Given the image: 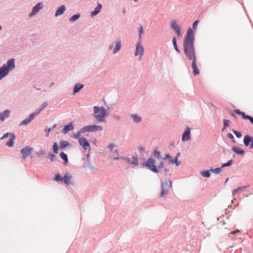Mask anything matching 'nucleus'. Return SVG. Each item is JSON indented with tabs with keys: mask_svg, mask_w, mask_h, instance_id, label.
<instances>
[{
	"mask_svg": "<svg viewBox=\"0 0 253 253\" xmlns=\"http://www.w3.org/2000/svg\"><path fill=\"white\" fill-rule=\"evenodd\" d=\"M195 34L192 28H188L183 40V52L189 60H192V68L195 76L200 73L197 64V57L194 47Z\"/></svg>",
	"mask_w": 253,
	"mask_h": 253,
	"instance_id": "1",
	"label": "nucleus"
},
{
	"mask_svg": "<svg viewBox=\"0 0 253 253\" xmlns=\"http://www.w3.org/2000/svg\"><path fill=\"white\" fill-rule=\"evenodd\" d=\"M164 160H162L159 162L158 166L155 164V160L152 157H149L147 161L142 163L143 167H145L149 169L150 171L154 173H158L161 172V169L164 167Z\"/></svg>",
	"mask_w": 253,
	"mask_h": 253,
	"instance_id": "2",
	"label": "nucleus"
},
{
	"mask_svg": "<svg viewBox=\"0 0 253 253\" xmlns=\"http://www.w3.org/2000/svg\"><path fill=\"white\" fill-rule=\"evenodd\" d=\"M15 68V60L11 58L8 60L6 64H3L0 67V80L6 77L10 71Z\"/></svg>",
	"mask_w": 253,
	"mask_h": 253,
	"instance_id": "3",
	"label": "nucleus"
},
{
	"mask_svg": "<svg viewBox=\"0 0 253 253\" xmlns=\"http://www.w3.org/2000/svg\"><path fill=\"white\" fill-rule=\"evenodd\" d=\"M94 117L98 122H103L104 121L105 117L108 115L107 110L104 107H99L95 106L93 108Z\"/></svg>",
	"mask_w": 253,
	"mask_h": 253,
	"instance_id": "4",
	"label": "nucleus"
},
{
	"mask_svg": "<svg viewBox=\"0 0 253 253\" xmlns=\"http://www.w3.org/2000/svg\"><path fill=\"white\" fill-rule=\"evenodd\" d=\"M161 192L160 196L163 197L164 195L168 193L169 188L172 187V182L170 180H165L164 181H161Z\"/></svg>",
	"mask_w": 253,
	"mask_h": 253,
	"instance_id": "5",
	"label": "nucleus"
},
{
	"mask_svg": "<svg viewBox=\"0 0 253 253\" xmlns=\"http://www.w3.org/2000/svg\"><path fill=\"white\" fill-rule=\"evenodd\" d=\"M103 129V128L102 126L96 125H88L84 127V131H85V132L102 131Z\"/></svg>",
	"mask_w": 253,
	"mask_h": 253,
	"instance_id": "6",
	"label": "nucleus"
},
{
	"mask_svg": "<svg viewBox=\"0 0 253 253\" xmlns=\"http://www.w3.org/2000/svg\"><path fill=\"white\" fill-rule=\"evenodd\" d=\"M243 143L246 147H249L250 149H253V136L246 135L243 138Z\"/></svg>",
	"mask_w": 253,
	"mask_h": 253,
	"instance_id": "7",
	"label": "nucleus"
},
{
	"mask_svg": "<svg viewBox=\"0 0 253 253\" xmlns=\"http://www.w3.org/2000/svg\"><path fill=\"white\" fill-rule=\"evenodd\" d=\"M79 143L81 146L84 150H90V145L89 142L87 141L86 138L82 137L79 138Z\"/></svg>",
	"mask_w": 253,
	"mask_h": 253,
	"instance_id": "8",
	"label": "nucleus"
},
{
	"mask_svg": "<svg viewBox=\"0 0 253 253\" xmlns=\"http://www.w3.org/2000/svg\"><path fill=\"white\" fill-rule=\"evenodd\" d=\"M191 139V128L187 126L182 133L181 140L183 142L188 141Z\"/></svg>",
	"mask_w": 253,
	"mask_h": 253,
	"instance_id": "9",
	"label": "nucleus"
},
{
	"mask_svg": "<svg viewBox=\"0 0 253 253\" xmlns=\"http://www.w3.org/2000/svg\"><path fill=\"white\" fill-rule=\"evenodd\" d=\"M32 150V148L28 146L23 147L21 150V153L22 155L21 158L25 159L26 157H28L31 154Z\"/></svg>",
	"mask_w": 253,
	"mask_h": 253,
	"instance_id": "10",
	"label": "nucleus"
},
{
	"mask_svg": "<svg viewBox=\"0 0 253 253\" xmlns=\"http://www.w3.org/2000/svg\"><path fill=\"white\" fill-rule=\"evenodd\" d=\"M43 7V3L38 2L32 8V11L30 13L29 16H32L37 14Z\"/></svg>",
	"mask_w": 253,
	"mask_h": 253,
	"instance_id": "11",
	"label": "nucleus"
},
{
	"mask_svg": "<svg viewBox=\"0 0 253 253\" xmlns=\"http://www.w3.org/2000/svg\"><path fill=\"white\" fill-rule=\"evenodd\" d=\"M144 48L143 46L140 44V41H139L136 44V49L134 52L135 56L139 55L140 56L143 55Z\"/></svg>",
	"mask_w": 253,
	"mask_h": 253,
	"instance_id": "12",
	"label": "nucleus"
},
{
	"mask_svg": "<svg viewBox=\"0 0 253 253\" xmlns=\"http://www.w3.org/2000/svg\"><path fill=\"white\" fill-rule=\"evenodd\" d=\"M74 128L73 122L69 123L68 124L66 125L62 129V133L64 134L68 133L70 131L72 130Z\"/></svg>",
	"mask_w": 253,
	"mask_h": 253,
	"instance_id": "13",
	"label": "nucleus"
},
{
	"mask_svg": "<svg viewBox=\"0 0 253 253\" xmlns=\"http://www.w3.org/2000/svg\"><path fill=\"white\" fill-rule=\"evenodd\" d=\"M35 117H36V116L35 115V114L32 113V114L29 115L28 118L24 119L20 123V126L27 125L29 123H30L32 121H33Z\"/></svg>",
	"mask_w": 253,
	"mask_h": 253,
	"instance_id": "14",
	"label": "nucleus"
},
{
	"mask_svg": "<svg viewBox=\"0 0 253 253\" xmlns=\"http://www.w3.org/2000/svg\"><path fill=\"white\" fill-rule=\"evenodd\" d=\"M170 28L172 30L174 31L175 32L181 31V27L177 25L175 19H172L171 21Z\"/></svg>",
	"mask_w": 253,
	"mask_h": 253,
	"instance_id": "15",
	"label": "nucleus"
},
{
	"mask_svg": "<svg viewBox=\"0 0 253 253\" xmlns=\"http://www.w3.org/2000/svg\"><path fill=\"white\" fill-rule=\"evenodd\" d=\"M102 7V4L100 3H98L96 7L90 12V16L91 17H94L97 15L100 12Z\"/></svg>",
	"mask_w": 253,
	"mask_h": 253,
	"instance_id": "16",
	"label": "nucleus"
},
{
	"mask_svg": "<svg viewBox=\"0 0 253 253\" xmlns=\"http://www.w3.org/2000/svg\"><path fill=\"white\" fill-rule=\"evenodd\" d=\"M66 7L64 5H61L58 7L55 12V16L57 17L62 15L66 10Z\"/></svg>",
	"mask_w": 253,
	"mask_h": 253,
	"instance_id": "17",
	"label": "nucleus"
},
{
	"mask_svg": "<svg viewBox=\"0 0 253 253\" xmlns=\"http://www.w3.org/2000/svg\"><path fill=\"white\" fill-rule=\"evenodd\" d=\"M231 150L235 153L237 155H239L241 156H244L245 153V152L243 149L235 146L232 147Z\"/></svg>",
	"mask_w": 253,
	"mask_h": 253,
	"instance_id": "18",
	"label": "nucleus"
},
{
	"mask_svg": "<svg viewBox=\"0 0 253 253\" xmlns=\"http://www.w3.org/2000/svg\"><path fill=\"white\" fill-rule=\"evenodd\" d=\"M10 111L9 110L6 109L0 113V120L3 121L6 118H8L10 115Z\"/></svg>",
	"mask_w": 253,
	"mask_h": 253,
	"instance_id": "19",
	"label": "nucleus"
},
{
	"mask_svg": "<svg viewBox=\"0 0 253 253\" xmlns=\"http://www.w3.org/2000/svg\"><path fill=\"white\" fill-rule=\"evenodd\" d=\"M116 45L115 47L113 49V53L115 54L117 53L121 48V42L120 39H117L115 42Z\"/></svg>",
	"mask_w": 253,
	"mask_h": 253,
	"instance_id": "20",
	"label": "nucleus"
},
{
	"mask_svg": "<svg viewBox=\"0 0 253 253\" xmlns=\"http://www.w3.org/2000/svg\"><path fill=\"white\" fill-rule=\"evenodd\" d=\"M84 86V85L82 84H77L75 85L73 88V92L72 94L75 95L78 93Z\"/></svg>",
	"mask_w": 253,
	"mask_h": 253,
	"instance_id": "21",
	"label": "nucleus"
},
{
	"mask_svg": "<svg viewBox=\"0 0 253 253\" xmlns=\"http://www.w3.org/2000/svg\"><path fill=\"white\" fill-rule=\"evenodd\" d=\"M71 176L69 175V173L67 172L63 177H62V181L65 184L69 185L71 183Z\"/></svg>",
	"mask_w": 253,
	"mask_h": 253,
	"instance_id": "22",
	"label": "nucleus"
},
{
	"mask_svg": "<svg viewBox=\"0 0 253 253\" xmlns=\"http://www.w3.org/2000/svg\"><path fill=\"white\" fill-rule=\"evenodd\" d=\"M158 148L156 147L153 151V154L151 157H154V159L156 158L157 159H162V157L161 154V152L158 150Z\"/></svg>",
	"mask_w": 253,
	"mask_h": 253,
	"instance_id": "23",
	"label": "nucleus"
},
{
	"mask_svg": "<svg viewBox=\"0 0 253 253\" xmlns=\"http://www.w3.org/2000/svg\"><path fill=\"white\" fill-rule=\"evenodd\" d=\"M15 139V134L11 135V136H10L9 140L5 143V145L9 147H12L14 145V141Z\"/></svg>",
	"mask_w": 253,
	"mask_h": 253,
	"instance_id": "24",
	"label": "nucleus"
},
{
	"mask_svg": "<svg viewBox=\"0 0 253 253\" xmlns=\"http://www.w3.org/2000/svg\"><path fill=\"white\" fill-rule=\"evenodd\" d=\"M59 156L64 162V165H67L69 162L68 157L67 155L63 152L60 153Z\"/></svg>",
	"mask_w": 253,
	"mask_h": 253,
	"instance_id": "25",
	"label": "nucleus"
},
{
	"mask_svg": "<svg viewBox=\"0 0 253 253\" xmlns=\"http://www.w3.org/2000/svg\"><path fill=\"white\" fill-rule=\"evenodd\" d=\"M172 164L173 165H175L176 166H179L181 164V161H179L178 160V158L177 157L173 158L171 157V159L169 162H168V164Z\"/></svg>",
	"mask_w": 253,
	"mask_h": 253,
	"instance_id": "26",
	"label": "nucleus"
},
{
	"mask_svg": "<svg viewBox=\"0 0 253 253\" xmlns=\"http://www.w3.org/2000/svg\"><path fill=\"white\" fill-rule=\"evenodd\" d=\"M48 103L47 102H44L41 106V107L38 110H37L36 111L33 112L34 114L37 116L38 115L40 112L48 105Z\"/></svg>",
	"mask_w": 253,
	"mask_h": 253,
	"instance_id": "27",
	"label": "nucleus"
},
{
	"mask_svg": "<svg viewBox=\"0 0 253 253\" xmlns=\"http://www.w3.org/2000/svg\"><path fill=\"white\" fill-rule=\"evenodd\" d=\"M233 112L236 114L241 116L243 119L244 120H246L247 117L248 116V115H246L244 112H242L238 109H234Z\"/></svg>",
	"mask_w": 253,
	"mask_h": 253,
	"instance_id": "28",
	"label": "nucleus"
},
{
	"mask_svg": "<svg viewBox=\"0 0 253 253\" xmlns=\"http://www.w3.org/2000/svg\"><path fill=\"white\" fill-rule=\"evenodd\" d=\"M70 143L67 141L65 140H60V149L61 150H64L65 148L70 145Z\"/></svg>",
	"mask_w": 253,
	"mask_h": 253,
	"instance_id": "29",
	"label": "nucleus"
},
{
	"mask_svg": "<svg viewBox=\"0 0 253 253\" xmlns=\"http://www.w3.org/2000/svg\"><path fill=\"white\" fill-rule=\"evenodd\" d=\"M130 117L135 123H139L142 121L141 118L136 114H131Z\"/></svg>",
	"mask_w": 253,
	"mask_h": 253,
	"instance_id": "30",
	"label": "nucleus"
},
{
	"mask_svg": "<svg viewBox=\"0 0 253 253\" xmlns=\"http://www.w3.org/2000/svg\"><path fill=\"white\" fill-rule=\"evenodd\" d=\"M201 175L204 177L209 178L211 175L210 169L201 171Z\"/></svg>",
	"mask_w": 253,
	"mask_h": 253,
	"instance_id": "31",
	"label": "nucleus"
},
{
	"mask_svg": "<svg viewBox=\"0 0 253 253\" xmlns=\"http://www.w3.org/2000/svg\"><path fill=\"white\" fill-rule=\"evenodd\" d=\"M210 170L211 172H212L215 174H220L222 171V169H221V168L220 167H218L216 168L211 167Z\"/></svg>",
	"mask_w": 253,
	"mask_h": 253,
	"instance_id": "32",
	"label": "nucleus"
},
{
	"mask_svg": "<svg viewBox=\"0 0 253 253\" xmlns=\"http://www.w3.org/2000/svg\"><path fill=\"white\" fill-rule=\"evenodd\" d=\"M60 148L57 142H54L52 145V150L54 154H57L58 153L59 149Z\"/></svg>",
	"mask_w": 253,
	"mask_h": 253,
	"instance_id": "33",
	"label": "nucleus"
},
{
	"mask_svg": "<svg viewBox=\"0 0 253 253\" xmlns=\"http://www.w3.org/2000/svg\"><path fill=\"white\" fill-rule=\"evenodd\" d=\"M172 42L173 45L174 49L176 51H177L178 53L180 52V51L178 47L177 44V41L176 38L175 37H174L172 38Z\"/></svg>",
	"mask_w": 253,
	"mask_h": 253,
	"instance_id": "34",
	"label": "nucleus"
},
{
	"mask_svg": "<svg viewBox=\"0 0 253 253\" xmlns=\"http://www.w3.org/2000/svg\"><path fill=\"white\" fill-rule=\"evenodd\" d=\"M57 126V124H55L52 126L50 127H46L45 129V136L48 137L49 136V132L54 129Z\"/></svg>",
	"mask_w": 253,
	"mask_h": 253,
	"instance_id": "35",
	"label": "nucleus"
},
{
	"mask_svg": "<svg viewBox=\"0 0 253 253\" xmlns=\"http://www.w3.org/2000/svg\"><path fill=\"white\" fill-rule=\"evenodd\" d=\"M80 16L81 14L80 13H77L76 14H74L70 18L69 21L71 22H75L77 21L78 19H79Z\"/></svg>",
	"mask_w": 253,
	"mask_h": 253,
	"instance_id": "36",
	"label": "nucleus"
},
{
	"mask_svg": "<svg viewBox=\"0 0 253 253\" xmlns=\"http://www.w3.org/2000/svg\"><path fill=\"white\" fill-rule=\"evenodd\" d=\"M111 153V157L113 158L114 160H118L120 159V157L118 156V152L117 150H113Z\"/></svg>",
	"mask_w": 253,
	"mask_h": 253,
	"instance_id": "37",
	"label": "nucleus"
},
{
	"mask_svg": "<svg viewBox=\"0 0 253 253\" xmlns=\"http://www.w3.org/2000/svg\"><path fill=\"white\" fill-rule=\"evenodd\" d=\"M85 132V131H84V127H82L80 130H78L76 133H74L73 136L75 138H81L80 136L81 135L82 133Z\"/></svg>",
	"mask_w": 253,
	"mask_h": 253,
	"instance_id": "38",
	"label": "nucleus"
},
{
	"mask_svg": "<svg viewBox=\"0 0 253 253\" xmlns=\"http://www.w3.org/2000/svg\"><path fill=\"white\" fill-rule=\"evenodd\" d=\"M132 159H133V161L129 163L131 165H133L134 166H137L138 165V158L137 155L136 156H132Z\"/></svg>",
	"mask_w": 253,
	"mask_h": 253,
	"instance_id": "39",
	"label": "nucleus"
},
{
	"mask_svg": "<svg viewBox=\"0 0 253 253\" xmlns=\"http://www.w3.org/2000/svg\"><path fill=\"white\" fill-rule=\"evenodd\" d=\"M53 179L57 182L62 181V177L60 173H57L55 174Z\"/></svg>",
	"mask_w": 253,
	"mask_h": 253,
	"instance_id": "40",
	"label": "nucleus"
},
{
	"mask_svg": "<svg viewBox=\"0 0 253 253\" xmlns=\"http://www.w3.org/2000/svg\"><path fill=\"white\" fill-rule=\"evenodd\" d=\"M233 163V160L231 159L230 160H229L227 162L222 164L220 168H221V169H222V168H224L225 167H230L232 165Z\"/></svg>",
	"mask_w": 253,
	"mask_h": 253,
	"instance_id": "41",
	"label": "nucleus"
},
{
	"mask_svg": "<svg viewBox=\"0 0 253 253\" xmlns=\"http://www.w3.org/2000/svg\"><path fill=\"white\" fill-rule=\"evenodd\" d=\"M247 187V186H244L243 187H239L236 189H235L232 191V194L233 195H234L237 192H239V191H241V192L243 190L246 189Z\"/></svg>",
	"mask_w": 253,
	"mask_h": 253,
	"instance_id": "42",
	"label": "nucleus"
},
{
	"mask_svg": "<svg viewBox=\"0 0 253 253\" xmlns=\"http://www.w3.org/2000/svg\"><path fill=\"white\" fill-rule=\"evenodd\" d=\"M171 157L172 156L169 153H167L165 154L164 157H162V159L165 161L168 160V162H169Z\"/></svg>",
	"mask_w": 253,
	"mask_h": 253,
	"instance_id": "43",
	"label": "nucleus"
},
{
	"mask_svg": "<svg viewBox=\"0 0 253 253\" xmlns=\"http://www.w3.org/2000/svg\"><path fill=\"white\" fill-rule=\"evenodd\" d=\"M48 157L51 162H54L56 158L55 154L52 153L51 152H49Z\"/></svg>",
	"mask_w": 253,
	"mask_h": 253,
	"instance_id": "44",
	"label": "nucleus"
},
{
	"mask_svg": "<svg viewBox=\"0 0 253 253\" xmlns=\"http://www.w3.org/2000/svg\"><path fill=\"white\" fill-rule=\"evenodd\" d=\"M138 150L140 151L142 156H143L146 153L145 148L141 145L138 147Z\"/></svg>",
	"mask_w": 253,
	"mask_h": 253,
	"instance_id": "45",
	"label": "nucleus"
},
{
	"mask_svg": "<svg viewBox=\"0 0 253 253\" xmlns=\"http://www.w3.org/2000/svg\"><path fill=\"white\" fill-rule=\"evenodd\" d=\"M138 32H139V40L140 41V40L142 38V34L144 32V31H143V26L142 25H140L139 26V27L138 28Z\"/></svg>",
	"mask_w": 253,
	"mask_h": 253,
	"instance_id": "46",
	"label": "nucleus"
},
{
	"mask_svg": "<svg viewBox=\"0 0 253 253\" xmlns=\"http://www.w3.org/2000/svg\"><path fill=\"white\" fill-rule=\"evenodd\" d=\"M232 131L234 133V134L236 135V136L237 138H240L242 137V133H241V132L237 131L234 129H232Z\"/></svg>",
	"mask_w": 253,
	"mask_h": 253,
	"instance_id": "47",
	"label": "nucleus"
},
{
	"mask_svg": "<svg viewBox=\"0 0 253 253\" xmlns=\"http://www.w3.org/2000/svg\"><path fill=\"white\" fill-rule=\"evenodd\" d=\"M199 21L198 20H195L193 24H192V27H193V29H192V30H196L197 29V25H198V24L199 23ZM194 32V31H193Z\"/></svg>",
	"mask_w": 253,
	"mask_h": 253,
	"instance_id": "48",
	"label": "nucleus"
},
{
	"mask_svg": "<svg viewBox=\"0 0 253 253\" xmlns=\"http://www.w3.org/2000/svg\"><path fill=\"white\" fill-rule=\"evenodd\" d=\"M120 159L127 162L128 163H130V159L127 157L121 156L119 157Z\"/></svg>",
	"mask_w": 253,
	"mask_h": 253,
	"instance_id": "49",
	"label": "nucleus"
},
{
	"mask_svg": "<svg viewBox=\"0 0 253 253\" xmlns=\"http://www.w3.org/2000/svg\"><path fill=\"white\" fill-rule=\"evenodd\" d=\"M12 134H14L13 133H11V132H7L3 134V135L0 138V139L1 140L3 139H4V138H6L8 137L9 135H10V136H11V135H12Z\"/></svg>",
	"mask_w": 253,
	"mask_h": 253,
	"instance_id": "50",
	"label": "nucleus"
},
{
	"mask_svg": "<svg viewBox=\"0 0 253 253\" xmlns=\"http://www.w3.org/2000/svg\"><path fill=\"white\" fill-rule=\"evenodd\" d=\"M230 121L228 120L224 119L223 120V126L224 127H227L229 126Z\"/></svg>",
	"mask_w": 253,
	"mask_h": 253,
	"instance_id": "51",
	"label": "nucleus"
},
{
	"mask_svg": "<svg viewBox=\"0 0 253 253\" xmlns=\"http://www.w3.org/2000/svg\"><path fill=\"white\" fill-rule=\"evenodd\" d=\"M246 120H248L251 123V124L253 125V117L248 115Z\"/></svg>",
	"mask_w": 253,
	"mask_h": 253,
	"instance_id": "52",
	"label": "nucleus"
},
{
	"mask_svg": "<svg viewBox=\"0 0 253 253\" xmlns=\"http://www.w3.org/2000/svg\"><path fill=\"white\" fill-rule=\"evenodd\" d=\"M114 146L115 145L113 143H111L108 145V148L110 150L111 152L113 151V148Z\"/></svg>",
	"mask_w": 253,
	"mask_h": 253,
	"instance_id": "53",
	"label": "nucleus"
},
{
	"mask_svg": "<svg viewBox=\"0 0 253 253\" xmlns=\"http://www.w3.org/2000/svg\"><path fill=\"white\" fill-rule=\"evenodd\" d=\"M227 136L230 139H233V138H234L233 135L231 133H227Z\"/></svg>",
	"mask_w": 253,
	"mask_h": 253,
	"instance_id": "54",
	"label": "nucleus"
},
{
	"mask_svg": "<svg viewBox=\"0 0 253 253\" xmlns=\"http://www.w3.org/2000/svg\"><path fill=\"white\" fill-rule=\"evenodd\" d=\"M44 151L42 150H39V151H37L36 152V154L38 155V156H40V155H41L43 153Z\"/></svg>",
	"mask_w": 253,
	"mask_h": 253,
	"instance_id": "55",
	"label": "nucleus"
},
{
	"mask_svg": "<svg viewBox=\"0 0 253 253\" xmlns=\"http://www.w3.org/2000/svg\"><path fill=\"white\" fill-rule=\"evenodd\" d=\"M175 33L177 35V38H179L181 37L182 35L181 34V31L176 32H175Z\"/></svg>",
	"mask_w": 253,
	"mask_h": 253,
	"instance_id": "56",
	"label": "nucleus"
},
{
	"mask_svg": "<svg viewBox=\"0 0 253 253\" xmlns=\"http://www.w3.org/2000/svg\"><path fill=\"white\" fill-rule=\"evenodd\" d=\"M86 165L87 166H88L89 168H90L91 169H93V167H92V166L90 164V162H89V160H87V163L86 164Z\"/></svg>",
	"mask_w": 253,
	"mask_h": 253,
	"instance_id": "57",
	"label": "nucleus"
},
{
	"mask_svg": "<svg viewBox=\"0 0 253 253\" xmlns=\"http://www.w3.org/2000/svg\"><path fill=\"white\" fill-rule=\"evenodd\" d=\"M114 118L117 120H120L121 119V117L118 115H115Z\"/></svg>",
	"mask_w": 253,
	"mask_h": 253,
	"instance_id": "58",
	"label": "nucleus"
},
{
	"mask_svg": "<svg viewBox=\"0 0 253 253\" xmlns=\"http://www.w3.org/2000/svg\"><path fill=\"white\" fill-rule=\"evenodd\" d=\"M169 171V169H167V168H164V174L165 173H167Z\"/></svg>",
	"mask_w": 253,
	"mask_h": 253,
	"instance_id": "59",
	"label": "nucleus"
},
{
	"mask_svg": "<svg viewBox=\"0 0 253 253\" xmlns=\"http://www.w3.org/2000/svg\"><path fill=\"white\" fill-rule=\"evenodd\" d=\"M240 231L238 229H237L235 231H232L231 232V234H235L236 233H237V232H239Z\"/></svg>",
	"mask_w": 253,
	"mask_h": 253,
	"instance_id": "60",
	"label": "nucleus"
},
{
	"mask_svg": "<svg viewBox=\"0 0 253 253\" xmlns=\"http://www.w3.org/2000/svg\"><path fill=\"white\" fill-rule=\"evenodd\" d=\"M33 87H34V88L36 90H41V89L39 87H37L35 85H33Z\"/></svg>",
	"mask_w": 253,
	"mask_h": 253,
	"instance_id": "61",
	"label": "nucleus"
},
{
	"mask_svg": "<svg viewBox=\"0 0 253 253\" xmlns=\"http://www.w3.org/2000/svg\"><path fill=\"white\" fill-rule=\"evenodd\" d=\"M180 155V152H178L176 154V156L175 157H177V158H178Z\"/></svg>",
	"mask_w": 253,
	"mask_h": 253,
	"instance_id": "62",
	"label": "nucleus"
},
{
	"mask_svg": "<svg viewBox=\"0 0 253 253\" xmlns=\"http://www.w3.org/2000/svg\"><path fill=\"white\" fill-rule=\"evenodd\" d=\"M122 13L123 14H126V9L125 8H123V10H122Z\"/></svg>",
	"mask_w": 253,
	"mask_h": 253,
	"instance_id": "63",
	"label": "nucleus"
},
{
	"mask_svg": "<svg viewBox=\"0 0 253 253\" xmlns=\"http://www.w3.org/2000/svg\"><path fill=\"white\" fill-rule=\"evenodd\" d=\"M113 45H112V44L109 45V49H111L112 48H113Z\"/></svg>",
	"mask_w": 253,
	"mask_h": 253,
	"instance_id": "64",
	"label": "nucleus"
}]
</instances>
